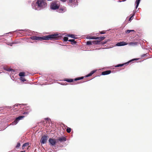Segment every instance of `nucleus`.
Here are the masks:
<instances>
[{
  "instance_id": "c03bdc74",
  "label": "nucleus",
  "mask_w": 152,
  "mask_h": 152,
  "mask_svg": "<svg viewBox=\"0 0 152 152\" xmlns=\"http://www.w3.org/2000/svg\"><path fill=\"white\" fill-rule=\"evenodd\" d=\"M11 46H12V44H11V45H10Z\"/></svg>"
},
{
  "instance_id": "c756f323",
  "label": "nucleus",
  "mask_w": 152,
  "mask_h": 152,
  "mask_svg": "<svg viewBox=\"0 0 152 152\" xmlns=\"http://www.w3.org/2000/svg\"><path fill=\"white\" fill-rule=\"evenodd\" d=\"M86 44L88 45H92V42L91 41H88L86 42Z\"/></svg>"
},
{
  "instance_id": "49530a36",
  "label": "nucleus",
  "mask_w": 152,
  "mask_h": 152,
  "mask_svg": "<svg viewBox=\"0 0 152 152\" xmlns=\"http://www.w3.org/2000/svg\"><path fill=\"white\" fill-rule=\"evenodd\" d=\"M126 0H124V1H125Z\"/></svg>"
},
{
  "instance_id": "79ce46f5",
  "label": "nucleus",
  "mask_w": 152,
  "mask_h": 152,
  "mask_svg": "<svg viewBox=\"0 0 152 152\" xmlns=\"http://www.w3.org/2000/svg\"><path fill=\"white\" fill-rule=\"evenodd\" d=\"M29 107V112L31 110H30L29 107Z\"/></svg>"
},
{
  "instance_id": "393cba45",
  "label": "nucleus",
  "mask_w": 152,
  "mask_h": 152,
  "mask_svg": "<svg viewBox=\"0 0 152 152\" xmlns=\"http://www.w3.org/2000/svg\"><path fill=\"white\" fill-rule=\"evenodd\" d=\"M24 117V116H20L16 118L17 120H18V121H19L20 120L22 119Z\"/></svg>"
},
{
  "instance_id": "4be33fe9",
  "label": "nucleus",
  "mask_w": 152,
  "mask_h": 152,
  "mask_svg": "<svg viewBox=\"0 0 152 152\" xmlns=\"http://www.w3.org/2000/svg\"><path fill=\"white\" fill-rule=\"evenodd\" d=\"M18 120H17V118H16L15 121L12 123V124L13 125H15L18 123Z\"/></svg>"
},
{
  "instance_id": "c9c22d12",
  "label": "nucleus",
  "mask_w": 152,
  "mask_h": 152,
  "mask_svg": "<svg viewBox=\"0 0 152 152\" xmlns=\"http://www.w3.org/2000/svg\"><path fill=\"white\" fill-rule=\"evenodd\" d=\"M20 142H18L17 143V145L16 146V148H18L19 147H20Z\"/></svg>"
},
{
  "instance_id": "f03ea898",
  "label": "nucleus",
  "mask_w": 152,
  "mask_h": 152,
  "mask_svg": "<svg viewBox=\"0 0 152 152\" xmlns=\"http://www.w3.org/2000/svg\"><path fill=\"white\" fill-rule=\"evenodd\" d=\"M36 6L40 10L44 9L47 6V4L45 0H37Z\"/></svg>"
},
{
  "instance_id": "f704fd0d",
  "label": "nucleus",
  "mask_w": 152,
  "mask_h": 152,
  "mask_svg": "<svg viewBox=\"0 0 152 152\" xmlns=\"http://www.w3.org/2000/svg\"><path fill=\"white\" fill-rule=\"evenodd\" d=\"M27 104H15L14 105V106H18V105H26Z\"/></svg>"
},
{
  "instance_id": "1a4fd4ad",
  "label": "nucleus",
  "mask_w": 152,
  "mask_h": 152,
  "mask_svg": "<svg viewBox=\"0 0 152 152\" xmlns=\"http://www.w3.org/2000/svg\"><path fill=\"white\" fill-rule=\"evenodd\" d=\"M111 72V70H107L103 72H102V75H108L110 74Z\"/></svg>"
},
{
  "instance_id": "9d476101",
  "label": "nucleus",
  "mask_w": 152,
  "mask_h": 152,
  "mask_svg": "<svg viewBox=\"0 0 152 152\" xmlns=\"http://www.w3.org/2000/svg\"><path fill=\"white\" fill-rule=\"evenodd\" d=\"M96 70L91 71L89 74L87 75L86 77H88L91 76L95 72H96Z\"/></svg>"
},
{
  "instance_id": "39448f33",
  "label": "nucleus",
  "mask_w": 152,
  "mask_h": 152,
  "mask_svg": "<svg viewBox=\"0 0 152 152\" xmlns=\"http://www.w3.org/2000/svg\"><path fill=\"white\" fill-rule=\"evenodd\" d=\"M49 138V137L47 135H44L43 136L40 140V142L41 144H44L47 142V140Z\"/></svg>"
},
{
  "instance_id": "4468645a",
  "label": "nucleus",
  "mask_w": 152,
  "mask_h": 152,
  "mask_svg": "<svg viewBox=\"0 0 152 152\" xmlns=\"http://www.w3.org/2000/svg\"><path fill=\"white\" fill-rule=\"evenodd\" d=\"M25 73L24 72H21L19 73V76L20 77H24L25 76Z\"/></svg>"
},
{
  "instance_id": "5701e85b",
  "label": "nucleus",
  "mask_w": 152,
  "mask_h": 152,
  "mask_svg": "<svg viewBox=\"0 0 152 152\" xmlns=\"http://www.w3.org/2000/svg\"><path fill=\"white\" fill-rule=\"evenodd\" d=\"M18 120H17V118H16L15 121L12 123V124L13 125H15L18 123Z\"/></svg>"
},
{
  "instance_id": "412c9836",
  "label": "nucleus",
  "mask_w": 152,
  "mask_h": 152,
  "mask_svg": "<svg viewBox=\"0 0 152 152\" xmlns=\"http://www.w3.org/2000/svg\"><path fill=\"white\" fill-rule=\"evenodd\" d=\"M137 42H130L129 44V45H136L137 44Z\"/></svg>"
},
{
  "instance_id": "f257e3e1",
  "label": "nucleus",
  "mask_w": 152,
  "mask_h": 152,
  "mask_svg": "<svg viewBox=\"0 0 152 152\" xmlns=\"http://www.w3.org/2000/svg\"><path fill=\"white\" fill-rule=\"evenodd\" d=\"M58 38L59 36L58 34H52L42 37L33 36L30 37V38L33 40L38 41L48 40H56Z\"/></svg>"
},
{
  "instance_id": "2eb2a0df",
  "label": "nucleus",
  "mask_w": 152,
  "mask_h": 152,
  "mask_svg": "<svg viewBox=\"0 0 152 152\" xmlns=\"http://www.w3.org/2000/svg\"><path fill=\"white\" fill-rule=\"evenodd\" d=\"M137 59H132L131 60H130V61H129L127 62H126V63H124V65H126V64H128L130 62H132L134 60H137Z\"/></svg>"
},
{
  "instance_id": "4c0bfd02",
  "label": "nucleus",
  "mask_w": 152,
  "mask_h": 152,
  "mask_svg": "<svg viewBox=\"0 0 152 152\" xmlns=\"http://www.w3.org/2000/svg\"><path fill=\"white\" fill-rule=\"evenodd\" d=\"M29 112H24L23 113V114H28V113Z\"/></svg>"
},
{
  "instance_id": "ea45409f",
  "label": "nucleus",
  "mask_w": 152,
  "mask_h": 152,
  "mask_svg": "<svg viewBox=\"0 0 152 152\" xmlns=\"http://www.w3.org/2000/svg\"><path fill=\"white\" fill-rule=\"evenodd\" d=\"M74 38H73L75 39H77V38L76 37V36L75 35L74 36Z\"/></svg>"
},
{
  "instance_id": "c85d7f7f",
  "label": "nucleus",
  "mask_w": 152,
  "mask_h": 152,
  "mask_svg": "<svg viewBox=\"0 0 152 152\" xmlns=\"http://www.w3.org/2000/svg\"><path fill=\"white\" fill-rule=\"evenodd\" d=\"M131 31H134V30H127L125 32L126 33H129Z\"/></svg>"
},
{
  "instance_id": "a878e982",
  "label": "nucleus",
  "mask_w": 152,
  "mask_h": 152,
  "mask_svg": "<svg viewBox=\"0 0 152 152\" xmlns=\"http://www.w3.org/2000/svg\"><path fill=\"white\" fill-rule=\"evenodd\" d=\"M86 39H95V37H91L90 36L87 37H86Z\"/></svg>"
},
{
  "instance_id": "20e7f679",
  "label": "nucleus",
  "mask_w": 152,
  "mask_h": 152,
  "mask_svg": "<svg viewBox=\"0 0 152 152\" xmlns=\"http://www.w3.org/2000/svg\"><path fill=\"white\" fill-rule=\"evenodd\" d=\"M83 78H84L83 77H78L74 79H69L66 78L64 80L65 81H66L67 82H68L71 83V82H72L74 80L77 81V80H81V79H83Z\"/></svg>"
},
{
  "instance_id": "7ed1b4c3",
  "label": "nucleus",
  "mask_w": 152,
  "mask_h": 152,
  "mask_svg": "<svg viewBox=\"0 0 152 152\" xmlns=\"http://www.w3.org/2000/svg\"><path fill=\"white\" fill-rule=\"evenodd\" d=\"M60 3L58 1H54L52 2L50 7V8L54 10H56L59 9Z\"/></svg>"
},
{
  "instance_id": "2f4dec72",
  "label": "nucleus",
  "mask_w": 152,
  "mask_h": 152,
  "mask_svg": "<svg viewBox=\"0 0 152 152\" xmlns=\"http://www.w3.org/2000/svg\"><path fill=\"white\" fill-rule=\"evenodd\" d=\"M134 14H132V15L131 16V17L129 19V21H130L132 20L133 19L134 16Z\"/></svg>"
},
{
  "instance_id": "58836bf2",
  "label": "nucleus",
  "mask_w": 152,
  "mask_h": 152,
  "mask_svg": "<svg viewBox=\"0 0 152 152\" xmlns=\"http://www.w3.org/2000/svg\"><path fill=\"white\" fill-rule=\"evenodd\" d=\"M61 1H62V2H65V1H66L67 0H60Z\"/></svg>"
},
{
  "instance_id": "72a5a7b5",
  "label": "nucleus",
  "mask_w": 152,
  "mask_h": 152,
  "mask_svg": "<svg viewBox=\"0 0 152 152\" xmlns=\"http://www.w3.org/2000/svg\"><path fill=\"white\" fill-rule=\"evenodd\" d=\"M124 66V64H118L115 66V67H119Z\"/></svg>"
},
{
  "instance_id": "ddd939ff",
  "label": "nucleus",
  "mask_w": 152,
  "mask_h": 152,
  "mask_svg": "<svg viewBox=\"0 0 152 152\" xmlns=\"http://www.w3.org/2000/svg\"><path fill=\"white\" fill-rule=\"evenodd\" d=\"M68 41L71 42V44L72 45L76 44L77 43L75 41L74 39H69Z\"/></svg>"
},
{
  "instance_id": "473e14b6",
  "label": "nucleus",
  "mask_w": 152,
  "mask_h": 152,
  "mask_svg": "<svg viewBox=\"0 0 152 152\" xmlns=\"http://www.w3.org/2000/svg\"><path fill=\"white\" fill-rule=\"evenodd\" d=\"M68 38L67 37H64L63 38V39L64 41H68Z\"/></svg>"
},
{
  "instance_id": "e433bc0d",
  "label": "nucleus",
  "mask_w": 152,
  "mask_h": 152,
  "mask_svg": "<svg viewBox=\"0 0 152 152\" xmlns=\"http://www.w3.org/2000/svg\"><path fill=\"white\" fill-rule=\"evenodd\" d=\"M106 31H101L100 32V34H104L106 33Z\"/></svg>"
},
{
  "instance_id": "f3484780",
  "label": "nucleus",
  "mask_w": 152,
  "mask_h": 152,
  "mask_svg": "<svg viewBox=\"0 0 152 152\" xmlns=\"http://www.w3.org/2000/svg\"><path fill=\"white\" fill-rule=\"evenodd\" d=\"M140 0H136V9H137L138 7L139 4L140 3Z\"/></svg>"
},
{
  "instance_id": "0eeeda50",
  "label": "nucleus",
  "mask_w": 152,
  "mask_h": 152,
  "mask_svg": "<svg viewBox=\"0 0 152 152\" xmlns=\"http://www.w3.org/2000/svg\"><path fill=\"white\" fill-rule=\"evenodd\" d=\"M49 142L52 145H55L56 143V139H52L51 138H49Z\"/></svg>"
},
{
  "instance_id": "6ab92c4d",
  "label": "nucleus",
  "mask_w": 152,
  "mask_h": 152,
  "mask_svg": "<svg viewBox=\"0 0 152 152\" xmlns=\"http://www.w3.org/2000/svg\"><path fill=\"white\" fill-rule=\"evenodd\" d=\"M29 145V142H26L24 143L22 146V149H23L26 146H28Z\"/></svg>"
},
{
  "instance_id": "bb28decb",
  "label": "nucleus",
  "mask_w": 152,
  "mask_h": 152,
  "mask_svg": "<svg viewBox=\"0 0 152 152\" xmlns=\"http://www.w3.org/2000/svg\"><path fill=\"white\" fill-rule=\"evenodd\" d=\"M74 34H67L66 35V36L67 37H70L72 38H74Z\"/></svg>"
},
{
  "instance_id": "7c9ffc66",
  "label": "nucleus",
  "mask_w": 152,
  "mask_h": 152,
  "mask_svg": "<svg viewBox=\"0 0 152 152\" xmlns=\"http://www.w3.org/2000/svg\"><path fill=\"white\" fill-rule=\"evenodd\" d=\"M20 79L23 82H24L26 80L25 78L24 77H20Z\"/></svg>"
},
{
  "instance_id": "aec40b11",
  "label": "nucleus",
  "mask_w": 152,
  "mask_h": 152,
  "mask_svg": "<svg viewBox=\"0 0 152 152\" xmlns=\"http://www.w3.org/2000/svg\"><path fill=\"white\" fill-rule=\"evenodd\" d=\"M6 70L9 72H15V70L11 68H8L6 69Z\"/></svg>"
},
{
  "instance_id": "f8f14e48",
  "label": "nucleus",
  "mask_w": 152,
  "mask_h": 152,
  "mask_svg": "<svg viewBox=\"0 0 152 152\" xmlns=\"http://www.w3.org/2000/svg\"><path fill=\"white\" fill-rule=\"evenodd\" d=\"M58 140L59 141L61 142H62L63 141H66V138L64 137H59L58 139Z\"/></svg>"
},
{
  "instance_id": "37998d69",
  "label": "nucleus",
  "mask_w": 152,
  "mask_h": 152,
  "mask_svg": "<svg viewBox=\"0 0 152 152\" xmlns=\"http://www.w3.org/2000/svg\"><path fill=\"white\" fill-rule=\"evenodd\" d=\"M21 152H25V151H21Z\"/></svg>"
},
{
  "instance_id": "dca6fc26",
  "label": "nucleus",
  "mask_w": 152,
  "mask_h": 152,
  "mask_svg": "<svg viewBox=\"0 0 152 152\" xmlns=\"http://www.w3.org/2000/svg\"><path fill=\"white\" fill-rule=\"evenodd\" d=\"M116 45L117 46H124V42H122L117 43L116 44Z\"/></svg>"
},
{
  "instance_id": "b1692460",
  "label": "nucleus",
  "mask_w": 152,
  "mask_h": 152,
  "mask_svg": "<svg viewBox=\"0 0 152 152\" xmlns=\"http://www.w3.org/2000/svg\"><path fill=\"white\" fill-rule=\"evenodd\" d=\"M18 120H17V118H16L15 121L12 123V124L13 125H15L18 123Z\"/></svg>"
},
{
  "instance_id": "6e6552de",
  "label": "nucleus",
  "mask_w": 152,
  "mask_h": 152,
  "mask_svg": "<svg viewBox=\"0 0 152 152\" xmlns=\"http://www.w3.org/2000/svg\"><path fill=\"white\" fill-rule=\"evenodd\" d=\"M66 10V9L65 7H61L58 10V12L59 13H63L65 12Z\"/></svg>"
},
{
  "instance_id": "a18cd8bd",
  "label": "nucleus",
  "mask_w": 152,
  "mask_h": 152,
  "mask_svg": "<svg viewBox=\"0 0 152 152\" xmlns=\"http://www.w3.org/2000/svg\"><path fill=\"white\" fill-rule=\"evenodd\" d=\"M105 42H104V43H103V44H105Z\"/></svg>"
},
{
  "instance_id": "cd10ccee",
  "label": "nucleus",
  "mask_w": 152,
  "mask_h": 152,
  "mask_svg": "<svg viewBox=\"0 0 152 152\" xmlns=\"http://www.w3.org/2000/svg\"><path fill=\"white\" fill-rule=\"evenodd\" d=\"M71 129L69 127H67L66 129V131L68 133H70L71 131Z\"/></svg>"
},
{
  "instance_id": "a19ab883",
  "label": "nucleus",
  "mask_w": 152,
  "mask_h": 152,
  "mask_svg": "<svg viewBox=\"0 0 152 152\" xmlns=\"http://www.w3.org/2000/svg\"><path fill=\"white\" fill-rule=\"evenodd\" d=\"M127 44L126 42H124V45H126Z\"/></svg>"
},
{
  "instance_id": "423d86ee",
  "label": "nucleus",
  "mask_w": 152,
  "mask_h": 152,
  "mask_svg": "<svg viewBox=\"0 0 152 152\" xmlns=\"http://www.w3.org/2000/svg\"><path fill=\"white\" fill-rule=\"evenodd\" d=\"M68 3L69 5H71L72 6L75 7L77 3V0H69Z\"/></svg>"
},
{
  "instance_id": "a211bd4d",
  "label": "nucleus",
  "mask_w": 152,
  "mask_h": 152,
  "mask_svg": "<svg viewBox=\"0 0 152 152\" xmlns=\"http://www.w3.org/2000/svg\"><path fill=\"white\" fill-rule=\"evenodd\" d=\"M100 42V41L99 40H94L92 41V43L95 44H98Z\"/></svg>"
},
{
  "instance_id": "9b49d317",
  "label": "nucleus",
  "mask_w": 152,
  "mask_h": 152,
  "mask_svg": "<svg viewBox=\"0 0 152 152\" xmlns=\"http://www.w3.org/2000/svg\"><path fill=\"white\" fill-rule=\"evenodd\" d=\"M105 38V37H95V39H98L99 40V41H100L103 40Z\"/></svg>"
}]
</instances>
